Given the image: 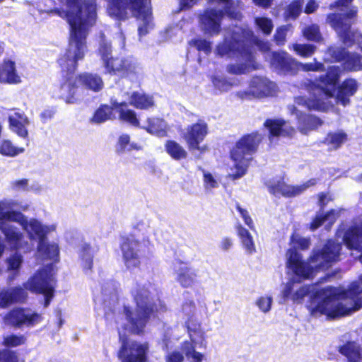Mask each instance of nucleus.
I'll return each mask as SVG.
<instances>
[{"label":"nucleus","instance_id":"4c0bfd02","mask_svg":"<svg viewBox=\"0 0 362 362\" xmlns=\"http://www.w3.org/2000/svg\"><path fill=\"white\" fill-rule=\"evenodd\" d=\"M78 82L93 91H99L103 88V82L101 78L93 74L81 75L78 78Z\"/></svg>","mask_w":362,"mask_h":362},{"label":"nucleus","instance_id":"603ef678","mask_svg":"<svg viewBox=\"0 0 362 362\" xmlns=\"http://www.w3.org/2000/svg\"><path fill=\"white\" fill-rule=\"evenodd\" d=\"M293 50L300 56L303 57H309L316 50V47L310 44H293Z\"/></svg>","mask_w":362,"mask_h":362},{"label":"nucleus","instance_id":"3c124183","mask_svg":"<svg viewBox=\"0 0 362 362\" xmlns=\"http://www.w3.org/2000/svg\"><path fill=\"white\" fill-rule=\"evenodd\" d=\"M98 53L103 60V64L109 61L111 57L112 54V48L110 44L107 41L105 37L103 35L101 37V40L100 42V46L98 49Z\"/></svg>","mask_w":362,"mask_h":362},{"label":"nucleus","instance_id":"052dcab7","mask_svg":"<svg viewBox=\"0 0 362 362\" xmlns=\"http://www.w3.org/2000/svg\"><path fill=\"white\" fill-rule=\"evenodd\" d=\"M255 22L259 28L266 35L270 34L273 28V24L267 18H257Z\"/></svg>","mask_w":362,"mask_h":362},{"label":"nucleus","instance_id":"bf43d9fd","mask_svg":"<svg viewBox=\"0 0 362 362\" xmlns=\"http://www.w3.org/2000/svg\"><path fill=\"white\" fill-rule=\"evenodd\" d=\"M185 352L182 351V345L180 349H175L169 351L165 356L166 362H183Z\"/></svg>","mask_w":362,"mask_h":362},{"label":"nucleus","instance_id":"58836bf2","mask_svg":"<svg viewBox=\"0 0 362 362\" xmlns=\"http://www.w3.org/2000/svg\"><path fill=\"white\" fill-rule=\"evenodd\" d=\"M180 315L185 322L197 320V309L194 301L192 300H185L182 304Z\"/></svg>","mask_w":362,"mask_h":362},{"label":"nucleus","instance_id":"72a5a7b5","mask_svg":"<svg viewBox=\"0 0 362 362\" xmlns=\"http://www.w3.org/2000/svg\"><path fill=\"white\" fill-rule=\"evenodd\" d=\"M236 230L245 252L250 255L254 253L256 248L251 233L240 223L236 226Z\"/></svg>","mask_w":362,"mask_h":362},{"label":"nucleus","instance_id":"a211bd4d","mask_svg":"<svg viewBox=\"0 0 362 362\" xmlns=\"http://www.w3.org/2000/svg\"><path fill=\"white\" fill-rule=\"evenodd\" d=\"M6 324L21 327H34L42 320L41 314L29 308H15L4 318Z\"/></svg>","mask_w":362,"mask_h":362},{"label":"nucleus","instance_id":"e433bc0d","mask_svg":"<svg viewBox=\"0 0 362 362\" xmlns=\"http://www.w3.org/2000/svg\"><path fill=\"white\" fill-rule=\"evenodd\" d=\"M129 104L139 109H147L153 106L154 103L151 97L142 93L134 92L129 98Z\"/></svg>","mask_w":362,"mask_h":362},{"label":"nucleus","instance_id":"49530a36","mask_svg":"<svg viewBox=\"0 0 362 362\" xmlns=\"http://www.w3.org/2000/svg\"><path fill=\"white\" fill-rule=\"evenodd\" d=\"M202 171L203 174V185L206 190L211 191L213 189L218 187L219 179L216 175L204 169Z\"/></svg>","mask_w":362,"mask_h":362},{"label":"nucleus","instance_id":"9b49d317","mask_svg":"<svg viewBox=\"0 0 362 362\" xmlns=\"http://www.w3.org/2000/svg\"><path fill=\"white\" fill-rule=\"evenodd\" d=\"M262 140L261 135L253 133L241 138L230 153L234 168L230 169L229 177L233 180L242 177L247 171L250 156L254 153Z\"/></svg>","mask_w":362,"mask_h":362},{"label":"nucleus","instance_id":"f3484780","mask_svg":"<svg viewBox=\"0 0 362 362\" xmlns=\"http://www.w3.org/2000/svg\"><path fill=\"white\" fill-rule=\"evenodd\" d=\"M207 134V125L204 122L188 126L182 132V138L185 141L190 151H198L204 153L207 151L206 145L200 146Z\"/></svg>","mask_w":362,"mask_h":362},{"label":"nucleus","instance_id":"2f4dec72","mask_svg":"<svg viewBox=\"0 0 362 362\" xmlns=\"http://www.w3.org/2000/svg\"><path fill=\"white\" fill-rule=\"evenodd\" d=\"M147 132L159 137L166 136L169 126L160 118L152 117L147 119V124L143 127Z\"/></svg>","mask_w":362,"mask_h":362},{"label":"nucleus","instance_id":"412c9836","mask_svg":"<svg viewBox=\"0 0 362 362\" xmlns=\"http://www.w3.org/2000/svg\"><path fill=\"white\" fill-rule=\"evenodd\" d=\"M329 54L337 62H343L344 69L350 71L362 70V55L355 52H348L344 49L332 47Z\"/></svg>","mask_w":362,"mask_h":362},{"label":"nucleus","instance_id":"393cba45","mask_svg":"<svg viewBox=\"0 0 362 362\" xmlns=\"http://www.w3.org/2000/svg\"><path fill=\"white\" fill-rule=\"evenodd\" d=\"M270 63L279 71L293 73L294 71V65L297 64V61L293 59L288 53L281 52H273L270 55Z\"/></svg>","mask_w":362,"mask_h":362},{"label":"nucleus","instance_id":"774afa93","mask_svg":"<svg viewBox=\"0 0 362 362\" xmlns=\"http://www.w3.org/2000/svg\"><path fill=\"white\" fill-rule=\"evenodd\" d=\"M288 28L283 26L277 29L274 35L275 41L277 45H284L286 41V37L287 33Z\"/></svg>","mask_w":362,"mask_h":362},{"label":"nucleus","instance_id":"5fc2aeb1","mask_svg":"<svg viewBox=\"0 0 362 362\" xmlns=\"http://www.w3.org/2000/svg\"><path fill=\"white\" fill-rule=\"evenodd\" d=\"M25 337L22 334H9L4 337L3 344L8 347H16L23 344Z\"/></svg>","mask_w":362,"mask_h":362},{"label":"nucleus","instance_id":"ea45409f","mask_svg":"<svg viewBox=\"0 0 362 362\" xmlns=\"http://www.w3.org/2000/svg\"><path fill=\"white\" fill-rule=\"evenodd\" d=\"M166 152L175 160L187 158V153L185 149L175 141H167L165 144Z\"/></svg>","mask_w":362,"mask_h":362},{"label":"nucleus","instance_id":"a878e982","mask_svg":"<svg viewBox=\"0 0 362 362\" xmlns=\"http://www.w3.org/2000/svg\"><path fill=\"white\" fill-rule=\"evenodd\" d=\"M185 325L190 338L189 343L192 344L194 348L196 346L206 348L205 332L197 320L185 322ZM187 341L189 342V341Z\"/></svg>","mask_w":362,"mask_h":362},{"label":"nucleus","instance_id":"f03ea898","mask_svg":"<svg viewBox=\"0 0 362 362\" xmlns=\"http://www.w3.org/2000/svg\"><path fill=\"white\" fill-rule=\"evenodd\" d=\"M253 45L263 52L269 49V44L255 37L250 29L235 27L231 33H228L226 35L224 42L216 47L215 53L221 57L235 58L241 62L228 65L227 66L228 73L246 74L257 69L252 50Z\"/></svg>","mask_w":362,"mask_h":362},{"label":"nucleus","instance_id":"473e14b6","mask_svg":"<svg viewBox=\"0 0 362 362\" xmlns=\"http://www.w3.org/2000/svg\"><path fill=\"white\" fill-rule=\"evenodd\" d=\"M59 96L66 103H75L78 100L77 95V88L76 86V80L69 78L60 87Z\"/></svg>","mask_w":362,"mask_h":362},{"label":"nucleus","instance_id":"79ce46f5","mask_svg":"<svg viewBox=\"0 0 362 362\" xmlns=\"http://www.w3.org/2000/svg\"><path fill=\"white\" fill-rule=\"evenodd\" d=\"M7 269L13 271V274L8 276L9 281H13L18 274L21 266L23 263V257L21 255L16 252L7 259Z\"/></svg>","mask_w":362,"mask_h":362},{"label":"nucleus","instance_id":"6e6d98bb","mask_svg":"<svg viewBox=\"0 0 362 362\" xmlns=\"http://www.w3.org/2000/svg\"><path fill=\"white\" fill-rule=\"evenodd\" d=\"M214 87L220 92L228 91L235 85L233 82L226 80L224 78L215 76L212 79Z\"/></svg>","mask_w":362,"mask_h":362},{"label":"nucleus","instance_id":"09e8293b","mask_svg":"<svg viewBox=\"0 0 362 362\" xmlns=\"http://www.w3.org/2000/svg\"><path fill=\"white\" fill-rule=\"evenodd\" d=\"M82 266L85 272L88 273L91 270L93 266V250L89 245L83 247L82 254Z\"/></svg>","mask_w":362,"mask_h":362},{"label":"nucleus","instance_id":"864d4df0","mask_svg":"<svg viewBox=\"0 0 362 362\" xmlns=\"http://www.w3.org/2000/svg\"><path fill=\"white\" fill-rule=\"evenodd\" d=\"M303 36L308 40L320 42L322 36L320 33V28L317 25H312L306 27L303 30Z\"/></svg>","mask_w":362,"mask_h":362},{"label":"nucleus","instance_id":"39448f33","mask_svg":"<svg viewBox=\"0 0 362 362\" xmlns=\"http://www.w3.org/2000/svg\"><path fill=\"white\" fill-rule=\"evenodd\" d=\"M362 293V276L359 282H354L348 290L341 291L338 288L327 287L316 291V305L313 313H320L329 318L348 315L361 308Z\"/></svg>","mask_w":362,"mask_h":362},{"label":"nucleus","instance_id":"4468645a","mask_svg":"<svg viewBox=\"0 0 362 362\" xmlns=\"http://www.w3.org/2000/svg\"><path fill=\"white\" fill-rule=\"evenodd\" d=\"M112 107L107 105H103L95 112L91 121L100 124L112 118V108L119 113V119L130 124L139 127V122L134 111L127 108L126 103L123 101L118 103L116 100L112 101Z\"/></svg>","mask_w":362,"mask_h":362},{"label":"nucleus","instance_id":"1a4fd4ad","mask_svg":"<svg viewBox=\"0 0 362 362\" xmlns=\"http://www.w3.org/2000/svg\"><path fill=\"white\" fill-rule=\"evenodd\" d=\"M28 208V204L23 205L15 199H10L0 201V230L12 248L27 250L30 249L28 242L25 240L23 233L11 223V222H13V215L14 214H23L16 211V209L25 211Z\"/></svg>","mask_w":362,"mask_h":362},{"label":"nucleus","instance_id":"69168bd1","mask_svg":"<svg viewBox=\"0 0 362 362\" xmlns=\"http://www.w3.org/2000/svg\"><path fill=\"white\" fill-rule=\"evenodd\" d=\"M0 362H18L17 354L9 350L0 352Z\"/></svg>","mask_w":362,"mask_h":362},{"label":"nucleus","instance_id":"c756f323","mask_svg":"<svg viewBox=\"0 0 362 362\" xmlns=\"http://www.w3.org/2000/svg\"><path fill=\"white\" fill-rule=\"evenodd\" d=\"M176 274V280L183 287H191L197 282V271L185 264L179 267Z\"/></svg>","mask_w":362,"mask_h":362},{"label":"nucleus","instance_id":"7c9ffc66","mask_svg":"<svg viewBox=\"0 0 362 362\" xmlns=\"http://www.w3.org/2000/svg\"><path fill=\"white\" fill-rule=\"evenodd\" d=\"M26 296V292L21 287L3 290L0 292V308H5L15 301L24 300Z\"/></svg>","mask_w":362,"mask_h":362},{"label":"nucleus","instance_id":"4d7b16f0","mask_svg":"<svg viewBox=\"0 0 362 362\" xmlns=\"http://www.w3.org/2000/svg\"><path fill=\"white\" fill-rule=\"evenodd\" d=\"M189 45L194 47L199 51H202L209 54L211 51V42L202 39H193L189 42Z\"/></svg>","mask_w":362,"mask_h":362},{"label":"nucleus","instance_id":"6ab92c4d","mask_svg":"<svg viewBox=\"0 0 362 362\" xmlns=\"http://www.w3.org/2000/svg\"><path fill=\"white\" fill-rule=\"evenodd\" d=\"M337 235L342 237L344 244L349 250L361 252L359 261L362 263V222H353L349 226H341Z\"/></svg>","mask_w":362,"mask_h":362},{"label":"nucleus","instance_id":"cd10ccee","mask_svg":"<svg viewBox=\"0 0 362 362\" xmlns=\"http://www.w3.org/2000/svg\"><path fill=\"white\" fill-rule=\"evenodd\" d=\"M264 126L269 130L271 142L273 137L279 135L291 136L295 132L293 127L282 119H268L265 122Z\"/></svg>","mask_w":362,"mask_h":362},{"label":"nucleus","instance_id":"b1692460","mask_svg":"<svg viewBox=\"0 0 362 362\" xmlns=\"http://www.w3.org/2000/svg\"><path fill=\"white\" fill-rule=\"evenodd\" d=\"M9 129L18 136L26 138L28 134V126L30 121L23 112L13 110L8 113Z\"/></svg>","mask_w":362,"mask_h":362},{"label":"nucleus","instance_id":"13d9d810","mask_svg":"<svg viewBox=\"0 0 362 362\" xmlns=\"http://www.w3.org/2000/svg\"><path fill=\"white\" fill-rule=\"evenodd\" d=\"M298 286V282L295 281L293 279L290 280L287 282L282 288L281 294L284 299H291L292 300V296L293 293L296 291V287Z\"/></svg>","mask_w":362,"mask_h":362},{"label":"nucleus","instance_id":"4be33fe9","mask_svg":"<svg viewBox=\"0 0 362 362\" xmlns=\"http://www.w3.org/2000/svg\"><path fill=\"white\" fill-rule=\"evenodd\" d=\"M316 184L315 179H311L303 185L292 186L285 184L283 181H273L268 183V188L271 193L275 196L280 194L284 197L296 196L303 192L308 187Z\"/></svg>","mask_w":362,"mask_h":362},{"label":"nucleus","instance_id":"37998d69","mask_svg":"<svg viewBox=\"0 0 362 362\" xmlns=\"http://www.w3.org/2000/svg\"><path fill=\"white\" fill-rule=\"evenodd\" d=\"M25 151L23 148H18L8 139L0 141V154L6 156H16Z\"/></svg>","mask_w":362,"mask_h":362},{"label":"nucleus","instance_id":"c03bdc74","mask_svg":"<svg viewBox=\"0 0 362 362\" xmlns=\"http://www.w3.org/2000/svg\"><path fill=\"white\" fill-rule=\"evenodd\" d=\"M123 69L121 70L120 74L122 76L132 77L134 76L139 71V67L136 62L132 58H124L122 62Z\"/></svg>","mask_w":362,"mask_h":362},{"label":"nucleus","instance_id":"0eeeda50","mask_svg":"<svg viewBox=\"0 0 362 362\" xmlns=\"http://www.w3.org/2000/svg\"><path fill=\"white\" fill-rule=\"evenodd\" d=\"M13 222L20 224L31 240H37V255L42 259H56L59 255V247L55 243H48L46 236L55 231L54 223L43 225L35 218L28 219L23 214H13Z\"/></svg>","mask_w":362,"mask_h":362},{"label":"nucleus","instance_id":"5701e85b","mask_svg":"<svg viewBox=\"0 0 362 362\" xmlns=\"http://www.w3.org/2000/svg\"><path fill=\"white\" fill-rule=\"evenodd\" d=\"M23 74L16 66V62L6 58L0 64V83L8 84H19L22 83Z\"/></svg>","mask_w":362,"mask_h":362},{"label":"nucleus","instance_id":"aec40b11","mask_svg":"<svg viewBox=\"0 0 362 362\" xmlns=\"http://www.w3.org/2000/svg\"><path fill=\"white\" fill-rule=\"evenodd\" d=\"M277 92L276 85L264 77H254L250 83L249 89L244 93L245 98H250L272 96Z\"/></svg>","mask_w":362,"mask_h":362},{"label":"nucleus","instance_id":"8fccbe9b","mask_svg":"<svg viewBox=\"0 0 362 362\" xmlns=\"http://www.w3.org/2000/svg\"><path fill=\"white\" fill-rule=\"evenodd\" d=\"M311 291H313V286L301 285L298 282L296 291L292 296V300L296 303H301L303 298Z\"/></svg>","mask_w":362,"mask_h":362},{"label":"nucleus","instance_id":"c85d7f7f","mask_svg":"<svg viewBox=\"0 0 362 362\" xmlns=\"http://www.w3.org/2000/svg\"><path fill=\"white\" fill-rule=\"evenodd\" d=\"M348 140V135L342 130L329 132L322 143L327 146L329 151L339 149Z\"/></svg>","mask_w":362,"mask_h":362},{"label":"nucleus","instance_id":"7ed1b4c3","mask_svg":"<svg viewBox=\"0 0 362 362\" xmlns=\"http://www.w3.org/2000/svg\"><path fill=\"white\" fill-rule=\"evenodd\" d=\"M291 248L288 249L286 257L287 267L297 276L304 279L310 278L317 269H327L332 263L339 259L341 246L334 241H328L322 248H315L310 257V262L302 260V256L296 249L307 250L310 245L309 238L293 233L291 237Z\"/></svg>","mask_w":362,"mask_h":362},{"label":"nucleus","instance_id":"a18cd8bd","mask_svg":"<svg viewBox=\"0 0 362 362\" xmlns=\"http://www.w3.org/2000/svg\"><path fill=\"white\" fill-rule=\"evenodd\" d=\"M118 286L115 282L109 281L102 287V294L105 300L115 302L117 300Z\"/></svg>","mask_w":362,"mask_h":362},{"label":"nucleus","instance_id":"e2e57ef3","mask_svg":"<svg viewBox=\"0 0 362 362\" xmlns=\"http://www.w3.org/2000/svg\"><path fill=\"white\" fill-rule=\"evenodd\" d=\"M272 298L269 296H261L256 300V305L263 313H268L271 310Z\"/></svg>","mask_w":362,"mask_h":362},{"label":"nucleus","instance_id":"a19ab883","mask_svg":"<svg viewBox=\"0 0 362 362\" xmlns=\"http://www.w3.org/2000/svg\"><path fill=\"white\" fill-rule=\"evenodd\" d=\"M116 149L117 152L123 153L133 150H141V146L139 144L132 141L128 134H122L118 139Z\"/></svg>","mask_w":362,"mask_h":362},{"label":"nucleus","instance_id":"f8f14e48","mask_svg":"<svg viewBox=\"0 0 362 362\" xmlns=\"http://www.w3.org/2000/svg\"><path fill=\"white\" fill-rule=\"evenodd\" d=\"M54 271L52 265H47L37 271L25 284L24 288L33 293L43 294L45 305L50 303L54 293Z\"/></svg>","mask_w":362,"mask_h":362},{"label":"nucleus","instance_id":"0e129e2a","mask_svg":"<svg viewBox=\"0 0 362 362\" xmlns=\"http://www.w3.org/2000/svg\"><path fill=\"white\" fill-rule=\"evenodd\" d=\"M303 0H296L292 2L288 7V16L293 18H296L301 11V6Z\"/></svg>","mask_w":362,"mask_h":362},{"label":"nucleus","instance_id":"de8ad7c7","mask_svg":"<svg viewBox=\"0 0 362 362\" xmlns=\"http://www.w3.org/2000/svg\"><path fill=\"white\" fill-rule=\"evenodd\" d=\"M122 62L123 58H114L111 57L109 61H107L104 64V67L106 71L110 74H120L121 70H122Z\"/></svg>","mask_w":362,"mask_h":362},{"label":"nucleus","instance_id":"f257e3e1","mask_svg":"<svg viewBox=\"0 0 362 362\" xmlns=\"http://www.w3.org/2000/svg\"><path fill=\"white\" fill-rule=\"evenodd\" d=\"M60 1L63 8L56 12L69 23L70 39L68 49L58 62L64 71L71 73L86 52V37L97 20L96 3L95 0Z\"/></svg>","mask_w":362,"mask_h":362},{"label":"nucleus","instance_id":"bb28decb","mask_svg":"<svg viewBox=\"0 0 362 362\" xmlns=\"http://www.w3.org/2000/svg\"><path fill=\"white\" fill-rule=\"evenodd\" d=\"M292 115H296V119H298L299 131L306 134L311 129L317 127L321 124L320 119L313 115H305L301 113V111L298 110L297 107L291 106L288 107Z\"/></svg>","mask_w":362,"mask_h":362},{"label":"nucleus","instance_id":"c9c22d12","mask_svg":"<svg viewBox=\"0 0 362 362\" xmlns=\"http://www.w3.org/2000/svg\"><path fill=\"white\" fill-rule=\"evenodd\" d=\"M341 353L347 358L348 362H362V348L354 342L342 346Z\"/></svg>","mask_w":362,"mask_h":362},{"label":"nucleus","instance_id":"680f3d73","mask_svg":"<svg viewBox=\"0 0 362 362\" xmlns=\"http://www.w3.org/2000/svg\"><path fill=\"white\" fill-rule=\"evenodd\" d=\"M323 65L321 63H306L303 64L297 62V64L294 65V71L301 69L303 71H320L322 69Z\"/></svg>","mask_w":362,"mask_h":362},{"label":"nucleus","instance_id":"9d476101","mask_svg":"<svg viewBox=\"0 0 362 362\" xmlns=\"http://www.w3.org/2000/svg\"><path fill=\"white\" fill-rule=\"evenodd\" d=\"M353 0H339L330 5V8H337L338 12L327 15V23L337 33L343 43L351 46L358 40L359 35L351 28L356 16V10L349 8Z\"/></svg>","mask_w":362,"mask_h":362},{"label":"nucleus","instance_id":"423d86ee","mask_svg":"<svg viewBox=\"0 0 362 362\" xmlns=\"http://www.w3.org/2000/svg\"><path fill=\"white\" fill-rule=\"evenodd\" d=\"M152 290L154 289L150 284L142 285L136 283L133 286L131 292L136 301V308L132 311L129 308H124L127 320L124 329L136 334L141 332L150 314L158 310L152 297Z\"/></svg>","mask_w":362,"mask_h":362},{"label":"nucleus","instance_id":"ddd939ff","mask_svg":"<svg viewBox=\"0 0 362 362\" xmlns=\"http://www.w3.org/2000/svg\"><path fill=\"white\" fill-rule=\"evenodd\" d=\"M123 263L127 269L133 271L139 268L141 264V257L148 250L144 242H140L134 236L123 238L120 244Z\"/></svg>","mask_w":362,"mask_h":362},{"label":"nucleus","instance_id":"338daca9","mask_svg":"<svg viewBox=\"0 0 362 362\" xmlns=\"http://www.w3.org/2000/svg\"><path fill=\"white\" fill-rule=\"evenodd\" d=\"M236 209L240 213L241 217L244 220L245 223L250 228L254 229V223L252 219L249 215V213L247 210L243 209L239 204L236 205Z\"/></svg>","mask_w":362,"mask_h":362},{"label":"nucleus","instance_id":"6e6552de","mask_svg":"<svg viewBox=\"0 0 362 362\" xmlns=\"http://www.w3.org/2000/svg\"><path fill=\"white\" fill-rule=\"evenodd\" d=\"M151 0H108L107 13L110 16L118 20L127 18L130 14L143 22L138 28L139 35L148 33L151 21Z\"/></svg>","mask_w":362,"mask_h":362},{"label":"nucleus","instance_id":"dca6fc26","mask_svg":"<svg viewBox=\"0 0 362 362\" xmlns=\"http://www.w3.org/2000/svg\"><path fill=\"white\" fill-rule=\"evenodd\" d=\"M148 353V343L127 341L122 343L119 357L122 362H147Z\"/></svg>","mask_w":362,"mask_h":362},{"label":"nucleus","instance_id":"20e7f679","mask_svg":"<svg viewBox=\"0 0 362 362\" xmlns=\"http://www.w3.org/2000/svg\"><path fill=\"white\" fill-rule=\"evenodd\" d=\"M340 74L339 66H330L326 76L320 77L319 81L313 83V97L307 100L303 98H297L296 103L309 110L321 111H325L333 106L332 100L346 106L349 103V98L356 92L358 85L356 81L352 78L344 81L339 87L337 96L334 98Z\"/></svg>","mask_w":362,"mask_h":362},{"label":"nucleus","instance_id":"2eb2a0df","mask_svg":"<svg viewBox=\"0 0 362 362\" xmlns=\"http://www.w3.org/2000/svg\"><path fill=\"white\" fill-rule=\"evenodd\" d=\"M219 4V6L224 9V12L221 8L208 9L201 17V23L202 29L205 33L210 35L217 34L220 30V23L223 14L227 13L230 17L238 18L239 13L231 11L230 2L229 0H215Z\"/></svg>","mask_w":362,"mask_h":362},{"label":"nucleus","instance_id":"f704fd0d","mask_svg":"<svg viewBox=\"0 0 362 362\" xmlns=\"http://www.w3.org/2000/svg\"><path fill=\"white\" fill-rule=\"evenodd\" d=\"M339 214V211L338 210H332L325 215H323L322 214H317L310 224V230H316L324 223H327L326 226L330 227L338 218Z\"/></svg>","mask_w":362,"mask_h":362}]
</instances>
